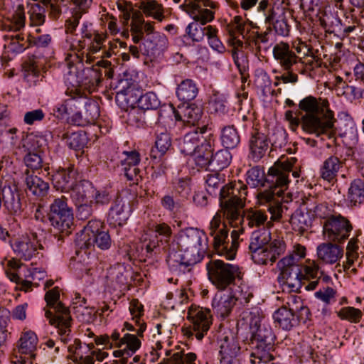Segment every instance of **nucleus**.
I'll list each match as a JSON object with an SVG mask.
<instances>
[{"instance_id":"nucleus-1","label":"nucleus","mask_w":364,"mask_h":364,"mask_svg":"<svg viewBox=\"0 0 364 364\" xmlns=\"http://www.w3.org/2000/svg\"><path fill=\"white\" fill-rule=\"evenodd\" d=\"M247 187L242 181H232L223 186L220 191V208L210 220L208 233L213 238V247L220 255L228 259L235 258L238 246V231L231 232V244L229 245L228 229L224 217L232 227L243 223L242 208L245 206Z\"/></svg>"},{"instance_id":"nucleus-2","label":"nucleus","mask_w":364,"mask_h":364,"mask_svg":"<svg viewBox=\"0 0 364 364\" xmlns=\"http://www.w3.org/2000/svg\"><path fill=\"white\" fill-rule=\"evenodd\" d=\"M297 159L295 157H280L268 170L265 175L259 166H254L247 172V183L256 188L267 186L268 189L257 194L258 203L267 205L272 221L282 218V200L279 199L287 189L290 182L289 176Z\"/></svg>"},{"instance_id":"nucleus-3","label":"nucleus","mask_w":364,"mask_h":364,"mask_svg":"<svg viewBox=\"0 0 364 364\" xmlns=\"http://www.w3.org/2000/svg\"><path fill=\"white\" fill-rule=\"evenodd\" d=\"M295 114L291 110L284 114L291 131L296 132L300 126L304 132L317 137L323 134L331 136L335 119L333 112L328 109L327 100L307 96L300 100Z\"/></svg>"},{"instance_id":"nucleus-4","label":"nucleus","mask_w":364,"mask_h":364,"mask_svg":"<svg viewBox=\"0 0 364 364\" xmlns=\"http://www.w3.org/2000/svg\"><path fill=\"white\" fill-rule=\"evenodd\" d=\"M208 238L205 232L193 228L181 230L176 243H172V249L166 262L172 272L184 274L190 272L192 267L200 262L207 249Z\"/></svg>"},{"instance_id":"nucleus-5","label":"nucleus","mask_w":364,"mask_h":364,"mask_svg":"<svg viewBox=\"0 0 364 364\" xmlns=\"http://www.w3.org/2000/svg\"><path fill=\"white\" fill-rule=\"evenodd\" d=\"M60 299V291L58 287L48 291L45 294L46 306L44 308L45 316L48 319L49 323L58 329L60 340L67 343L71 340L72 318L70 310Z\"/></svg>"},{"instance_id":"nucleus-6","label":"nucleus","mask_w":364,"mask_h":364,"mask_svg":"<svg viewBox=\"0 0 364 364\" xmlns=\"http://www.w3.org/2000/svg\"><path fill=\"white\" fill-rule=\"evenodd\" d=\"M171 235L172 230L168 224L159 223L145 231L141 235L140 241L148 254L165 252L168 255L172 249V245H170Z\"/></svg>"},{"instance_id":"nucleus-7","label":"nucleus","mask_w":364,"mask_h":364,"mask_svg":"<svg viewBox=\"0 0 364 364\" xmlns=\"http://www.w3.org/2000/svg\"><path fill=\"white\" fill-rule=\"evenodd\" d=\"M206 269L209 280L220 290H225L233 284L240 274L238 266L220 259H210L206 264Z\"/></svg>"},{"instance_id":"nucleus-8","label":"nucleus","mask_w":364,"mask_h":364,"mask_svg":"<svg viewBox=\"0 0 364 364\" xmlns=\"http://www.w3.org/2000/svg\"><path fill=\"white\" fill-rule=\"evenodd\" d=\"M48 219L51 225L61 232H70L69 230L73 225V213L65 196L55 198L50 203Z\"/></svg>"},{"instance_id":"nucleus-9","label":"nucleus","mask_w":364,"mask_h":364,"mask_svg":"<svg viewBox=\"0 0 364 364\" xmlns=\"http://www.w3.org/2000/svg\"><path fill=\"white\" fill-rule=\"evenodd\" d=\"M274 340L275 336L272 330L259 331L256 338L251 340L253 345L251 352L252 364L267 363L274 360Z\"/></svg>"},{"instance_id":"nucleus-10","label":"nucleus","mask_w":364,"mask_h":364,"mask_svg":"<svg viewBox=\"0 0 364 364\" xmlns=\"http://www.w3.org/2000/svg\"><path fill=\"white\" fill-rule=\"evenodd\" d=\"M323 237L326 241L343 243L353 230L350 221L341 215H331L323 223Z\"/></svg>"},{"instance_id":"nucleus-11","label":"nucleus","mask_w":364,"mask_h":364,"mask_svg":"<svg viewBox=\"0 0 364 364\" xmlns=\"http://www.w3.org/2000/svg\"><path fill=\"white\" fill-rule=\"evenodd\" d=\"M187 12L194 21L190 23L186 27V33L193 41L200 42L206 36L207 31L206 27H202L201 25H205L213 21L214 13L209 9H201L196 3L191 5Z\"/></svg>"},{"instance_id":"nucleus-12","label":"nucleus","mask_w":364,"mask_h":364,"mask_svg":"<svg viewBox=\"0 0 364 364\" xmlns=\"http://www.w3.org/2000/svg\"><path fill=\"white\" fill-rule=\"evenodd\" d=\"M187 318L192 323L191 336L201 340L212 324V316L208 309L191 305L188 311Z\"/></svg>"},{"instance_id":"nucleus-13","label":"nucleus","mask_w":364,"mask_h":364,"mask_svg":"<svg viewBox=\"0 0 364 364\" xmlns=\"http://www.w3.org/2000/svg\"><path fill=\"white\" fill-rule=\"evenodd\" d=\"M43 249L41 239L38 234L33 231H29L21 235L14 245L16 254L24 260L31 259L39 254V250Z\"/></svg>"},{"instance_id":"nucleus-14","label":"nucleus","mask_w":364,"mask_h":364,"mask_svg":"<svg viewBox=\"0 0 364 364\" xmlns=\"http://www.w3.org/2000/svg\"><path fill=\"white\" fill-rule=\"evenodd\" d=\"M218 342L221 364H232V359L236 358L240 351V345L233 333L230 330H225L220 333Z\"/></svg>"},{"instance_id":"nucleus-15","label":"nucleus","mask_w":364,"mask_h":364,"mask_svg":"<svg viewBox=\"0 0 364 364\" xmlns=\"http://www.w3.org/2000/svg\"><path fill=\"white\" fill-rule=\"evenodd\" d=\"M340 244L333 241H327L319 244L316 248L318 259L328 264L338 262L343 255V248Z\"/></svg>"},{"instance_id":"nucleus-16","label":"nucleus","mask_w":364,"mask_h":364,"mask_svg":"<svg viewBox=\"0 0 364 364\" xmlns=\"http://www.w3.org/2000/svg\"><path fill=\"white\" fill-rule=\"evenodd\" d=\"M268 149L267 136L257 129L252 130L249 139L250 157L257 162L265 156Z\"/></svg>"},{"instance_id":"nucleus-17","label":"nucleus","mask_w":364,"mask_h":364,"mask_svg":"<svg viewBox=\"0 0 364 364\" xmlns=\"http://www.w3.org/2000/svg\"><path fill=\"white\" fill-rule=\"evenodd\" d=\"M272 53L274 59L284 70L291 69L300 60L289 45L282 41L274 46Z\"/></svg>"},{"instance_id":"nucleus-18","label":"nucleus","mask_w":364,"mask_h":364,"mask_svg":"<svg viewBox=\"0 0 364 364\" xmlns=\"http://www.w3.org/2000/svg\"><path fill=\"white\" fill-rule=\"evenodd\" d=\"M206 129V126L203 125L187 133L180 143L181 151L185 155H191L194 153L201 144L206 141L203 136Z\"/></svg>"},{"instance_id":"nucleus-19","label":"nucleus","mask_w":364,"mask_h":364,"mask_svg":"<svg viewBox=\"0 0 364 364\" xmlns=\"http://www.w3.org/2000/svg\"><path fill=\"white\" fill-rule=\"evenodd\" d=\"M266 24L269 30H273L281 36H288L290 32V26L287 23L284 13L279 14L275 9L269 10L265 18Z\"/></svg>"},{"instance_id":"nucleus-20","label":"nucleus","mask_w":364,"mask_h":364,"mask_svg":"<svg viewBox=\"0 0 364 364\" xmlns=\"http://www.w3.org/2000/svg\"><path fill=\"white\" fill-rule=\"evenodd\" d=\"M175 118L184 124L190 126L199 124L203 114L201 107L196 104L187 105L186 106L178 107V109L174 112Z\"/></svg>"},{"instance_id":"nucleus-21","label":"nucleus","mask_w":364,"mask_h":364,"mask_svg":"<svg viewBox=\"0 0 364 364\" xmlns=\"http://www.w3.org/2000/svg\"><path fill=\"white\" fill-rule=\"evenodd\" d=\"M76 181V172L73 167L58 170L52 176L54 187L62 192H69Z\"/></svg>"},{"instance_id":"nucleus-22","label":"nucleus","mask_w":364,"mask_h":364,"mask_svg":"<svg viewBox=\"0 0 364 364\" xmlns=\"http://www.w3.org/2000/svg\"><path fill=\"white\" fill-rule=\"evenodd\" d=\"M38 343L36 334L31 331L22 333L17 345V353L23 357L33 359Z\"/></svg>"},{"instance_id":"nucleus-23","label":"nucleus","mask_w":364,"mask_h":364,"mask_svg":"<svg viewBox=\"0 0 364 364\" xmlns=\"http://www.w3.org/2000/svg\"><path fill=\"white\" fill-rule=\"evenodd\" d=\"M343 162L337 156L331 155L324 160L320 167V176L328 183L336 181L339 170L343 167Z\"/></svg>"},{"instance_id":"nucleus-24","label":"nucleus","mask_w":364,"mask_h":364,"mask_svg":"<svg viewBox=\"0 0 364 364\" xmlns=\"http://www.w3.org/2000/svg\"><path fill=\"white\" fill-rule=\"evenodd\" d=\"M289 308L282 306L274 314V321L284 330L289 331L292 328L298 326V318L292 310V302H288Z\"/></svg>"},{"instance_id":"nucleus-25","label":"nucleus","mask_w":364,"mask_h":364,"mask_svg":"<svg viewBox=\"0 0 364 364\" xmlns=\"http://www.w3.org/2000/svg\"><path fill=\"white\" fill-rule=\"evenodd\" d=\"M68 193L75 204L88 203L94 196L95 188L90 181H80L75 183Z\"/></svg>"},{"instance_id":"nucleus-26","label":"nucleus","mask_w":364,"mask_h":364,"mask_svg":"<svg viewBox=\"0 0 364 364\" xmlns=\"http://www.w3.org/2000/svg\"><path fill=\"white\" fill-rule=\"evenodd\" d=\"M168 40L164 34L154 33L151 37L144 39L140 44V50L146 55H153L156 51L162 50L167 47Z\"/></svg>"},{"instance_id":"nucleus-27","label":"nucleus","mask_w":364,"mask_h":364,"mask_svg":"<svg viewBox=\"0 0 364 364\" xmlns=\"http://www.w3.org/2000/svg\"><path fill=\"white\" fill-rule=\"evenodd\" d=\"M24 181L26 188L34 196H44L48 189L49 185L41 178L33 174V171L26 169L24 172Z\"/></svg>"},{"instance_id":"nucleus-28","label":"nucleus","mask_w":364,"mask_h":364,"mask_svg":"<svg viewBox=\"0 0 364 364\" xmlns=\"http://www.w3.org/2000/svg\"><path fill=\"white\" fill-rule=\"evenodd\" d=\"M242 215L243 220L246 219L250 228H256L259 230L262 228H269L272 226L271 221H267V215L262 210L250 208L245 213L242 210Z\"/></svg>"},{"instance_id":"nucleus-29","label":"nucleus","mask_w":364,"mask_h":364,"mask_svg":"<svg viewBox=\"0 0 364 364\" xmlns=\"http://www.w3.org/2000/svg\"><path fill=\"white\" fill-rule=\"evenodd\" d=\"M28 15V26L31 27H37L35 31L37 33L41 32V29L38 28L46 21V9L39 3H31L27 4Z\"/></svg>"},{"instance_id":"nucleus-30","label":"nucleus","mask_w":364,"mask_h":364,"mask_svg":"<svg viewBox=\"0 0 364 364\" xmlns=\"http://www.w3.org/2000/svg\"><path fill=\"white\" fill-rule=\"evenodd\" d=\"M112 240L109 232L105 230L95 235L94 237H88L83 242H79L78 246L81 250H90L97 246L100 250H108L111 247Z\"/></svg>"},{"instance_id":"nucleus-31","label":"nucleus","mask_w":364,"mask_h":364,"mask_svg":"<svg viewBox=\"0 0 364 364\" xmlns=\"http://www.w3.org/2000/svg\"><path fill=\"white\" fill-rule=\"evenodd\" d=\"M312 221L311 215L302 209L296 210L289 220L292 230L301 235L308 230L311 226Z\"/></svg>"},{"instance_id":"nucleus-32","label":"nucleus","mask_w":364,"mask_h":364,"mask_svg":"<svg viewBox=\"0 0 364 364\" xmlns=\"http://www.w3.org/2000/svg\"><path fill=\"white\" fill-rule=\"evenodd\" d=\"M237 299L231 294L216 295L213 301V308L221 317H227L233 306L235 305Z\"/></svg>"},{"instance_id":"nucleus-33","label":"nucleus","mask_w":364,"mask_h":364,"mask_svg":"<svg viewBox=\"0 0 364 364\" xmlns=\"http://www.w3.org/2000/svg\"><path fill=\"white\" fill-rule=\"evenodd\" d=\"M129 218V210L122 198H117L109 213V220L114 225H122Z\"/></svg>"},{"instance_id":"nucleus-34","label":"nucleus","mask_w":364,"mask_h":364,"mask_svg":"<svg viewBox=\"0 0 364 364\" xmlns=\"http://www.w3.org/2000/svg\"><path fill=\"white\" fill-rule=\"evenodd\" d=\"M347 200L350 206H357L364 203V178L353 180L348 189Z\"/></svg>"},{"instance_id":"nucleus-35","label":"nucleus","mask_w":364,"mask_h":364,"mask_svg":"<svg viewBox=\"0 0 364 364\" xmlns=\"http://www.w3.org/2000/svg\"><path fill=\"white\" fill-rule=\"evenodd\" d=\"M252 28L254 26L252 22H248L240 16H235L227 25V28L230 36L235 37L236 35L242 36L245 38Z\"/></svg>"},{"instance_id":"nucleus-36","label":"nucleus","mask_w":364,"mask_h":364,"mask_svg":"<svg viewBox=\"0 0 364 364\" xmlns=\"http://www.w3.org/2000/svg\"><path fill=\"white\" fill-rule=\"evenodd\" d=\"M176 92L179 100L189 102L194 100L198 95V87L193 80L186 79L178 85Z\"/></svg>"},{"instance_id":"nucleus-37","label":"nucleus","mask_w":364,"mask_h":364,"mask_svg":"<svg viewBox=\"0 0 364 364\" xmlns=\"http://www.w3.org/2000/svg\"><path fill=\"white\" fill-rule=\"evenodd\" d=\"M139 9L146 16L152 17L159 22H161L165 18L163 5L156 0H146L141 1Z\"/></svg>"},{"instance_id":"nucleus-38","label":"nucleus","mask_w":364,"mask_h":364,"mask_svg":"<svg viewBox=\"0 0 364 364\" xmlns=\"http://www.w3.org/2000/svg\"><path fill=\"white\" fill-rule=\"evenodd\" d=\"M191 156H193L197 166L208 168L209 166H211L213 157V150L210 144L205 141Z\"/></svg>"},{"instance_id":"nucleus-39","label":"nucleus","mask_w":364,"mask_h":364,"mask_svg":"<svg viewBox=\"0 0 364 364\" xmlns=\"http://www.w3.org/2000/svg\"><path fill=\"white\" fill-rule=\"evenodd\" d=\"M161 102L154 92H149L142 95L137 100L139 107L144 109L147 112L149 110H154V117L156 120L159 119L160 112L157 110L160 106Z\"/></svg>"},{"instance_id":"nucleus-40","label":"nucleus","mask_w":364,"mask_h":364,"mask_svg":"<svg viewBox=\"0 0 364 364\" xmlns=\"http://www.w3.org/2000/svg\"><path fill=\"white\" fill-rule=\"evenodd\" d=\"M159 131L157 130L156 132ZM171 146V139L170 134L166 132L156 133V139L155 141V149H151L150 156L153 159H157L164 156Z\"/></svg>"},{"instance_id":"nucleus-41","label":"nucleus","mask_w":364,"mask_h":364,"mask_svg":"<svg viewBox=\"0 0 364 364\" xmlns=\"http://www.w3.org/2000/svg\"><path fill=\"white\" fill-rule=\"evenodd\" d=\"M271 240V233L269 228H262L254 231L251 235L249 248L251 252L266 247Z\"/></svg>"},{"instance_id":"nucleus-42","label":"nucleus","mask_w":364,"mask_h":364,"mask_svg":"<svg viewBox=\"0 0 364 364\" xmlns=\"http://www.w3.org/2000/svg\"><path fill=\"white\" fill-rule=\"evenodd\" d=\"M299 280L300 283L302 280H309L311 279H320L319 274H323V272L320 269L318 263L315 260H308L306 263L299 266Z\"/></svg>"},{"instance_id":"nucleus-43","label":"nucleus","mask_w":364,"mask_h":364,"mask_svg":"<svg viewBox=\"0 0 364 364\" xmlns=\"http://www.w3.org/2000/svg\"><path fill=\"white\" fill-rule=\"evenodd\" d=\"M223 145L227 149L235 148L240 141L238 132L233 125L224 127L220 136Z\"/></svg>"},{"instance_id":"nucleus-44","label":"nucleus","mask_w":364,"mask_h":364,"mask_svg":"<svg viewBox=\"0 0 364 364\" xmlns=\"http://www.w3.org/2000/svg\"><path fill=\"white\" fill-rule=\"evenodd\" d=\"M63 139H65L67 144L73 149L84 148L88 141L87 134L84 131L63 134Z\"/></svg>"},{"instance_id":"nucleus-45","label":"nucleus","mask_w":364,"mask_h":364,"mask_svg":"<svg viewBox=\"0 0 364 364\" xmlns=\"http://www.w3.org/2000/svg\"><path fill=\"white\" fill-rule=\"evenodd\" d=\"M281 272L278 276V281L283 284H287L289 287H294L295 284L293 281H296L300 284L299 280V266H293V269H280Z\"/></svg>"},{"instance_id":"nucleus-46","label":"nucleus","mask_w":364,"mask_h":364,"mask_svg":"<svg viewBox=\"0 0 364 364\" xmlns=\"http://www.w3.org/2000/svg\"><path fill=\"white\" fill-rule=\"evenodd\" d=\"M129 121L131 123H135L136 126H143L144 124H152V122L156 119H151L150 112H147L141 108L137 107L132 109L129 112Z\"/></svg>"},{"instance_id":"nucleus-47","label":"nucleus","mask_w":364,"mask_h":364,"mask_svg":"<svg viewBox=\"0 0 364 364\" xmlns=\"http://www.w3.org/2000/svg\"><path fill=\"white\" fill-rule=\"evenodd\" d=\"M103 230V225L100 220H91L88 222L87 225L81 231L80 234L77 238V244L79 242H85V239L94 237L95 235L102 232Z\"/></svg>"},{"instance_id":"nucleus-48","label":"nucleus","mask_w":364,"mask_h":364,"mask_svg":"<svg viewBox=\"0 0 364 364\" xmlns=\"http://www.w3.org/2000/svg\"><path fill=\"white\" fill-rule=\"evenodd\" d=\"M26 16L23 5H18L6 26L9 31H19L25 26Z\"/></svg>"},{"instance_id":"nucleus-49","label":"nucleus","mask_w":364,"mask_h":364,"mask_svg":"<svg viewBox=\"0 0 364 364\" xmlns=\"http://www.w3.org/2000/svg\"><path fill=\"white\" fill-rule=\"evenodd\" d=\"M292 310L298 318V324L300 322L305 323L310 319L311 313L309 309L304 306L301 299L299 297H293L291 299Z\"/></svg>"},{"instance_id":"nucleus-50","label":"nucleus","mask_w":364,"mask_h":364,"mask_svg":"<svg viewBox=\"0 0 364 364\" xmlns=\"http://www.w3.org/2000/svg\"><path fill=\"white\" fill-rule=\"evenodd\" d=\"M196 355L193 353H185L184 350L175 352L166 359V364H195Z\"/></svg>"},{"instance_id":"nucleus-51","label":"nucleus","mask_w":364,"mask_h":364,"mask_svg":"<svg viewBox=\"0 0 364 364\" xmlns=\"http://www.w3.org/2000/svg\"><path fill=\"white\" fill-rule=\"evenodd\" d=\"M252 259L258 264H272L276 260L275 257L272 255L268 247H264L258 250L252 252Z\"/></svg>"},{"instance_id":"nucleus-52","label":"nucleus","mask_w":364,"mask_h":364,"mask_svg":"<svg viewBox=\"0 0 364 364\" xmlns=\"http://www.w3.org/2000/svg\"><path fill=\"white\" fill-rule=\"evenodd\" d=\"M209 105L211 111L219 114H224L228 110L225 97L218 93L213 95L210 100Z\"/></svg>"},{"instance_id":"nucleus-53","label":"nucleus","mask_w":364,"mask_h":364,"mask_svg":"<svg viewBox=\"0 0 364 364\" xmlns=\"http://www.w3.org/2000/svg\"><path fill=\"white\" fill-rule=\"evenodd\" d=\"M23 77L28 82H36L35 79L40 75V70L34 59H29L23 64Z\"/></svg>"},{"instance_id":"nucleus-54","label":"nucleus","mask_w":364,"mask_h":364,"mask_svg":"<svg viewBox=\"0 0 364 364\" xmlns=\"http://www.w3.org/2000/svg\"><path fill=\"white\" fill-rule=\"evenodd\" d=\"M83 114L88 124H93L100 116L98 105L95 102H90L86 98V102L83 105Z\"/></svg>"},{"instance_id":"nucleus-55","label":"nucleus","mask_w":364,"mask_h":364,"mask_svg":"<svg viewBox=\"0 0 364 364\" xmlns=\"http://www.w3.org/2000/svg\"><path fill=\"white\" fill-rule=\"evenodd\" d=\"M40 139L33 134L27 135L22 140L21 149L24 153H39Z\"/></svg>"},{"instance_id":"nucleus-56","label":"nucleus","mask_w":364,"mask_h":364,"mask_svg":"<svg viewBox=\"0 0 364 364\" xmlns=\"http://www.w3.org/2000/svg\"><path fill=\"white\" fill-rule=\"evenodd\" d=\"M341 319H346L353 323H358L362 317V312L358 309L347 306L342 308L338 313Z\"/></svg>"},{"instance_id":"nucleus-57","label":"nucleus","mask_w":364,"mask_h":364,"mask_svg":"<svg viewBox=\"0 0 364 364\" xmlns=\"http://www.w3.org/2000/svg\"><path fill=\"white\" fill-rule=\"evenodd\" d=\"M230 163V153L225 150L217 151L213 154L211 166L214 168L223 169L228 166Z\"/></svg>"},{"instance_id":"nucleus-58","label":"nucleus","mask_w":364,"mask_h":364,"mask_svg":"<svg viewBox=\"0 0 364 364\" xmlns=\"http://www.w3.org/2000/svg\"><path fill=\"white\" fill-rule=\"evenodd\" d=\"M77 93L65 100L70 114H75L77 109L82 107L86 102V97H82L80 92L75 89Z\"/></svg>"},{"instance_id":"nucleus-59","label":"nucleus","mask_w":364,"mask_h":364,"mask_svg":"<svg viewBox=\"0 0 364 364\" xmlns=\"http://www.w3.org/2000/svg\"><path fill=\"white\" fill-rule=\"evenodd\" d=\"M206 36L208 37L210 47L218 52H223L224 46L217 36L218 29L212 26H206Z\"/></svg>"},{"instance_id":"nucleus-60","label":"nucleus","mask_w":364,"mask_h":364,"mask_svg":"<svg viewBox=\"0 0 364 364\" xmlns=\"http://www.w3.org/2000/svg\"><path fill=\"white\" fill-rule=\"evenodd\" d=\"M121 343L122 346H126L125 348L129 351L131 355L141 346L140 340L135 335L130 333H125L121 339Z\"/></svg>"},{"instance_id":"nucleus-61","label":"nucleus","mask_w":364,"mask_h":364,"mask_svg":"<svg viewBox=\"0 0 364 364\" xmlns=\"http://www.w3.org/2000/svg\"><path fill=\"white\" fill-rule=\"evenodd\" d=\"M23 161L26 166L32 170L42 167L43 160L39 153H25Z\"/></svg>"},{"instance_id":"nucleus-62","label":"nucleus","mask_w":364,"mask_h":364,"mask_svg":"<svg viewBox=\"0 0 364 364\" xmlns=\"http://www.w3.org/2000/svg\"><path fill=\"white\" fill-rule=\"evenodd\" d=\"M64 0H49V2L43 4L46 6L48 16L53 20H57L62 14L61 2Z\"/></svg>"},{"instance_id":"nucleus-63","label":"nucleus","mask_w":364,"mask_h":364,"mask_svg":"<svg viewBox=\"0 0 364 364\" xmlns=\"http://www.w3.org/2000/svg\"><path fill=\"white\" fill-rule=\"evenodd\" d=\"M205 183L207 185V191L210 194L213 195L215 194V191L218 189L221 185L222 179L220 177V174L218 173H210L207 175Z\"/></svg>"},{"instance_id":"nucleus-64","label":"nucleus","mask_w":364,"mask_h":364,"mask_svg":"<svg viewBox=\"0 0 364 364\" xmlns=\"http://www.w3.org/2000/svg\"><path fill=\"white\" fill-rule=\"evenodd\" d=\"M45 114L41 109H37L25 113L23 122L26 124L32 125L36 122L42 121Z\"/></svg>"}]
</instances>
